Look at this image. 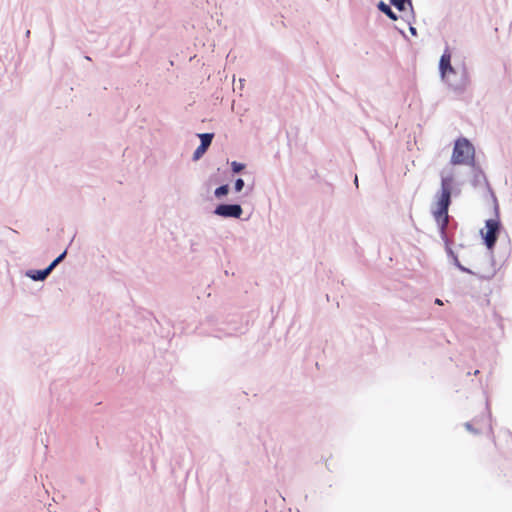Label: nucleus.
<instances>
[{"label":"nucleus","instance_id":"nucleus-5","mask_svg":"<svg viewBox=\"0 0 512 512\" xmlns=\"http://www.w3.org/2000/svg\"><path fill=\"white\" fill-rule=\"evenodd\" d=\"M214 214L223 218L239 219L243 209L239 204H220L215 208Z\"/></svg>","mask_w":512,"mask_h":512},{"label":"nucleus","instance_id":"nucleus-2","mask_svg":"<svg viewBox=\"0 0 512 512\" xmlns=\"http://www.w3.org/2000/svg\"><path fill=\"white\" fill-rule=\"evenodd\" d=\"M440 180V189L434 196L431 212L439 226L441 237L445 239V229L449 222L448 208L451 204V193L454 184L453 172L443 169L440 172Z\"/></svg>","mask_w":512,"mask_h":512},{"label":"nucleus","instance_id":"nucleus-12","mask_svg":"<svg viewBox=\"0 0 512 512\" xmlns=\"http://www.w3.org/2000/svg\"><path fill=\"white\" fill-rule=\"evenodd\" d=\"M229 192V186L228 185H221L218 188L215 189L214 195L216 198H221L225 195H227Z\"/></svg>","mask_w":512,"mask_h":512},{"label":"nucleus","instance_id":"nucleus-13","mask_svg":"<svg viewBox=\"0 0 512 512\" xmlns=\"http://www.w3.org/2000/svg\"><path fill=\"white\" fill-rule=\"evenodd\" d=\"M245 168V165L240 163V162H237V161H233L231 163V169L234 173H239L240 171H242L243 169Z\"/></svg>","mask_w":512,"mask_h":512},{"label":"nucleus","instance_id":"nucleus-19","mask_svg":"<svg viewBox=\"0 0 512 512\" xmlns=\"http://www.w3.org/2000/svg\"><path fill=\"white\" fill-rule=\"evenodd\" d=\"M410 32H411V33H414V32H416L415 28H413V27H410Z\"/></svg>","mask_w":512,"mask_h":512},{"label":"nucleus","instance_id":"nucleus-14","mask_svg":"<svg viewBox=\"0 0 512 512\" xmlns=\"http://www.w3.org/2000/svg\"><path fill=\"white\" fill-rule=\"evenodd\" d=\"M244 187V181L243 179L241 178H238L236 181H235V184H234V190L236 192H240Z\"/></svg>","mask_w":512,"mask_h":512},{"label":"nucleus","instance_id":"nucleus-18","mask_svg":"<svg viewBox=\"0 0 512 512\" xmlns=\"http://www.w3.org/2000/svg\"><path fill=\"white\" fill-rule=\"evenodd\" d=\"M435 302H436V304H439V305H441V304H442V301H441L440 299H436V301H435Z\"/></svg>","mask_w":512,"mask_h":512},{"label":"nucleus","instance_id":"nucleus-4","mask_svg":"<svg viewBox=\"0 0 512 512\" xmlns=\"http://www.w3.org/2000/svg\"><path fill=\"white\" fill-rule=\"evenodd\" d=\"M494 202L496 216L495 218L486 220L485 228L480 230V235L484 240V244L489 250H492L494 248L497 241V235L501 227V223L499 220V208L495 197Z\"/></svg>","mask_w":512,"mask_h":512},{"label":"nucleus","instance_id":"nucleus-3","mask_svg":"<svg viewBox=\"0 0 512 512\" xmlns=\"http://www.w3.org/2000/svg\"><path fill=\"white\" fill-rule=\"evenodd\" d=\"M450 163L474 167L475 147L467 138L459 137L455 140Z\"/></svg>","mask_w":512,"mask_h":512},{"label":"nucleus","instance_id":"nucleus-10","mask_svg":"<svg viewBox=\"0 0 512 512\" xmlns=\"http://www.w3.org/2000/svg\"><path fill=\"white\" fill-rule=\"evenodd\" d=\"M378 8L380 11H382L383 13H385L389 18H391L392 20H396L397 19V16L394 14V12L391 10L390 6L387 5L386 3L384 2H380L378 4Z\"/></svg>","mask_w":512,"mask_h":512},{"label":"nucleus","instance_id":"nucleus-6","mask_svg":"<svg viewBox=\"0 0 512 512\" xmlns=\"http://www.w3.org/2000/svg\"><path fill=\"white\" fill-rule=\"evenodd\" d=\"M199 138L201 140V144L194 151L193 160H199L204 155V153L206 152V150L208 149V147L210 146V144L212 142L213 134H211V133L199 134Z\"/></svg>","mask_w":512,"mask_h":512},{"label":"nucleus","instance_id":"nucleus-1","mask_svg":"<svg viewBox=\"0 0 512 512\" xmlns=\"http://www.w3.org/2000/svg\"><path fill=\"white\" fill-rule=\"evenodd\" d=\"M439 73L446 87L456 95L465 94L471 86V74L464 62L452 64V51L446 47L439 61Z\"/></svg>","mask_w":512,"mask_h":512},{"label":"nucleus","instance_id":"nucleus-8","mask_svg":"<svg viewBox=\"0 0 512 512\" xmlns=\"http://www.w3.org/2000/svg\"><path fill=\"white\" fill-rule=\"evenodd\" d=\"M446 251H447V254L449 256V258L451 259L452 263L462 272H465V273H469V274H474L470 269L464 267L458 260V257L456 256V254L453 252V250L446 246Z\"/></svg>","mask_w":512,"mask_h":512},{"label":"nucleus","instance_id":"nucleus-15","mask_svg":"<svg viewBox=\"0 0 512 512\" xmlns=\"http://www.w3.org/2000/svg\"><path fill=\"white\" fill-rule=\"evenodd\" d=\"M66 256V251H64L62 254H60L56 259H54L51 263L55 264L57 266Z\"/></svg>","mask_w":512,"mask_h":512},{"label":"nucleus","instance_id":"nucleus-17","mask_svg":"<svg viewBox=\"0 0 512 512\" xmlns=\"http://www.w3.org/2000/svg\"><path fill=\"white\" fill-rule=\"evenodd\" d=\"M465 427H466V429H467L468 431H470V432H475V430L472 428L471 423L467 422V423L465 424Z\"/></svg>","mask_w":512,"mask_h":512},{"label":"nucleus","instance_id":"nucleus-9","mask_svg":"<svg viewBox=\"0 0 512 512\" xmlns=\"http://www.w3.org/2000/svg\"><path fill=\"white\" fill-rule=\"evenodd\" d=\"M25 276L33 281H44L48 276L44 270H27Z\"/></svg>","mask_w":512,"mask_h":512},{"label":"nucleus","instance_id":"nucleus-16","mask_svg":"<svg viewBox=\"0 0 512 512\" xmlns=\"http://www.w3.org/2000/svg\"><path fill=\"white\" fill-rule=\"evenodd\" d=\"M55 267H56L55 264L51 263L47 268H45L43 270L47 273V276H49Z\"/></svg>","mask_w":512,"mask_h":512},{"label":"nucleus","instance_id":"nucleus-11","mask_svg":"<svg viewBox=\"0 0 512 512\" xmlns=\"http://www.w3.org/2000/svg\"><path fill=\"white\" fill-rule=\"evenodd\" d=\"M391 4L399 11H405L411 5L410 0H390Z\"/></svg>","mask_w":512,"mask_h":512},{"label":"nucleus","instance_id":"nucleus-7","mask_svg":"<svg viewBox=\"0 0 512 512\" xmlns=\"http://www.w3.org/2000/svg\"><path fill=\"white\" fill-rule=\"evenodd\" d=\"M473 168V177H472V180H471V183L474 187H477V186H481L482 184H487V180H486V176L484 174V172L479 169L478 167H476L474 165Z\"/></svg>","mask_w":512,"mask_h":512}]
</instances>
